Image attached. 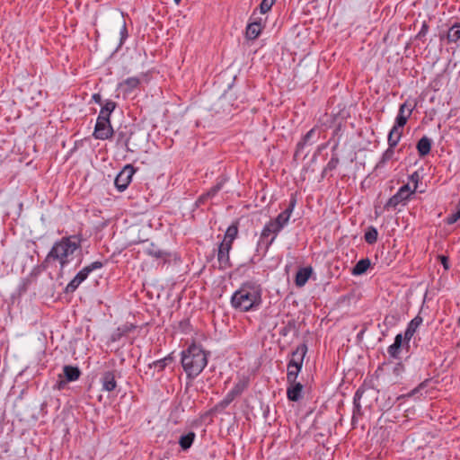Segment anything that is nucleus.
<instances>
[{
    "instance_id": "obj_34",
    "label": "nucleus",
    "mask_w": 460,
    "mask_h": 460,
    "mask_svg": "<svg viewBox=\"0 0 460 460\" xmlns=\"http://www.w3.org/2000/svg\"><path fill=\"white\" fill-rule=\"evenodd\" d=\"M447 39L449 43H455L460 40V23L456 22L453 24L447 34Z\"/></svg>"
},
{
    "instance_id": "obj_60",
    "label": "nucleus",
    "mask_w": 460,
    "mask_h": 460,
    "mask_svg": "<svg viewBox=\"0 0 460 460\" xmlns=\"http://www.w3.org/2000/svg\"><path fill=\"white\" fill-rule=\"evenodd\" d=\"M428 293H429V291L427 290V291H426V294H425V299H426V298H427V296H428Z\"/></svg>"
},
{
    "instance_id": "obj_35",
    "label": "nucleus",
    "mask_w": 460,
    "mask_h": 460,
    "mask_svg": "<svg viewBox=\"0 0 460 460\" xmlns=\"http://www.w3.org/2000/svg\"><path fill=\"white\" fill-rule=\"evenodd\" d=\"M314 134L315 128H313L302 137V139L296 145L295 155H297V154L305 147V145L312 144L311 140L314 137Z\"/></svg>"
},
{
    "instance_id": "obj_15",
    "label": "nucleus",
    "mask_w": 460,
    "mask_h": 460,
    "mask_svg": "<svg viewBox=\"0 0 460 460\" xmlns=\"http://www.w3.org/2000/svg\"><path fill=\"white\" fill-rule=\"evenodd\" d=\"M145 253L156 260H162L166 262L171 257V253L165 250L160 249L156 244L151 243L145 249Z\"/></svg>"
},
{
    "instance_id": "obj_54",
    "label": "nucleus",
    "mask_w": 460,
    "mask_h": 460,
    "mask_svg": "<svg viewBox=\"0 0 460 460\" xmlns=\"http://www.w3.org/2000/svg\"><path fill=\"white\" fill-rule=\"evenodd\" d=\"M403 369V367L401 363L397 364L394 367V373L398 376L401 372L402 371Z\"/></svg>"
},
{
    "instance_id": "obj_58",
    "label": "nucleus",
    "mask_w": 460,
    "mask_h": 460,
    "mask_svg": "<svg viewBox=\"0 0 460 460\" xmlns=\"http://www.w3.org/2000/svg\"><path fill=\"white\" fill-rule=\"evenodd\" d=\"M82 263V259H80L76 264V266H79Z\"/></svg>"
},
{
    "instance_id": "obj_24",
    "label": "nucleus",
    "mask_w": 460,
    "mask_h": 460,
    "mask_svg": "<svg viewBox=\"0 0 460 460\" xmlns=\"http://www.w3.org/2000/svg\"><path fill=\"white\" fill-rule=\"evenodd\" d=\"M262 30V25L261 21H254L250 22L246 27V38L248 40H255L259 37Z\"/></svg>"
},
{
    "instance_id": "obj_59",
    "label": "nucleus",
    "mask_w": 460,
    "mask_h": 460,
    "mask_svg": "<svg viewBox=\"0 0 460 460\" xmlns=\"http://www.w3.org/2000/svg\"><path fill=\"white\" fill-rule=\"evenodd\" d=\"M438 89L436 88V85H433V92L438 91Z\"/></svg>"
},
{
    "instance_id": "obj_28",
    "label": "nucleus",
    "mask_w": 460,
    "mask_h": 460,
    "mask_svg": "<svg viewBox=\"0 0 460 460\" xmlns=\"http://www.w3.org/2000/svg\"><path fill=\"white\" fill-rule=\"evenodd\" d=\"M174 361V357L172 353L167 355L164 358L155 360L150 364H148V367L152 368L153 367L157 368L158 372H162L165 369V367Z\"/></svg>"
},
{
    "instance_id": "obj_32",
    "label": "nucleus",
    "mask_w": 460,
    "mask_h": 460,
    "mask_svg": "<svg viewBox=\"0 0 460 460\" xmlns=\"http://www.w3.org/2000/svg\"><path fill=\"white\" fill-rule=\"evenodd\" d=\"M402 134V129L393 127L388 134V146L391 147H395L401 139Z\"/></svg>"
},
{
    "instance_id": "obj_17",
    "label": "nucleus",
    "mask_w": 460,
    "mask_h": 460,
    "mask_svg": "<svg viewBox=\"0 0 460 460\" xmlns=\"http://www.w3.org/2000/svg\"><path fill=\"white\" fill-rule=\"evenodd\" d=\"M102 390L112 392L117 387L115 371L109 370L102 373L101 377Z\"/></svg>"
},
{
    "instance_id": "obj_51",
    "label": "nucleus",
    "mask_w": 460,
    "mask_h": 460,
    "mask_svg": "<svg viewBox=\"0 0 460 460\" xmlns=\"http://www.w3.org/2000/svg\"><path fill=\"white\" fill-rule=\"evenodd\" d=\"M429 24L426 22H424L422 24L421 30L418 33L417 37L420 38L421 36H425L427 34V32L429 31Z\"/></svg>"
},
{
    "instance_id": "obj_25",
    "label": "nucleus",
    "mask_w": 460,
    "mask_h": 460,
    "mask_svg": "<svg viewBox=\"0 0 460 460\" xmlns=\"http://www.w3.org/2000/svg\"><path fill=\"white\" fill-rule=\"evenodd\" d=\"M66 381L74 382L79 379L81 376V370L76 366L66 365L63 367V374H61Z\"/></svg>"
},
{
    "instance_id": "obj_27",
    "label": "nucleus",
    "mask_w": 460,
    "mask_h": 460,
    "mask_svg": "<svg viewBox=\"0 0 460 460\" xmlns=\"http://www.w3.org/2000/svg\"><path fill=\"white\" fill-rule=\"evenodd\" d=\"M371 265L368 258L359 260L351 270V274L354 276H360L367 272Z\"/></svg>"
},
{
    "instance_id": "obj_31",
    "label": "nucleus",
    "mask_w": 460,
    "mask_h": 460,
    "mask_svg": "<svg viewBox=\"0 0 460 460\" xmlns=\"http://www.w3.org/2000/svg\"><path fill=\"white\" fill-rule=\"evenodd\" d=\"M237 234L238 222H234L227 227L224 236V240L222 242H226V243H230L232 245L234 240L237 237Z\"/></svg>"
},
{
    "instance_id": "obj_11",
    "label": "nucleus",
    "mask_w": 460,
    "mask_h": 460,
    "mask_svg": "<svg viewBox=\"0 0 460 460\" xmlns=\"http://www.w3.org/2000/svg\"><path fill=\"white\" fill-rule=\"evenodd\" d=\"M132 135L133 132L128 126H119L113 135L116 137V145L124 147L127 152H133V149L129 147Z\"/></svg>"
},
{
    "instance_id": "obj_41",
    "label": "nucleus",
    "mask_w": 460,
    "mask_h": 460,
    "mask_svg": "<svg viewBox=\"0 0 460 460\" xmlns=\"http://www.w3.org/2000/svg\"><path fill=\"white\" fill-rule=\"evenodd\" d=\"M459 219H460V203H457V205L456 207V211L447 216V217L446 218V223L447 225H453Z\"/></svg>"
},
{
    "instance_id": "obj_53",
    "label": "nucleus",
    "mask_w": 460,
    "mask_h": 460,
    "mask_svg": "<svg viewBox=\"0 0 460 460\" xmlns=\"http://www.w3.org/2000/svg\"><path fill=\"white\" fill-rule=\"evenodd\" d=\"M403 340H405V339L402 337V333H399L395 336L394 343L402 346Z\"/></svg>"
},
{
    "instance_id": "obj_46",
    "label": "nucleus",
    "mask_w": 460,
    "mask_h": 460,
    "mask_svg": "<svg viewBox=\"0 0 460 460\" xmlns=\"http://www.w3.org/2000/svg\"><path fill=\"white\" fill-rule=\"evenodd\" d=\"M67 383H69V381H66V379L60 374L58 376V380L54 385V389L63 390L66 388Z\"/></svg>"
},
{
    "instance_id": "obj_20",
    "label": "nucleus",
    "mask_w": 460,
    "mask_h": 460,
    "mask_svg": "<svg viewBox=\"0 0 460 460\" xmlns=\"http://www.w3.org/2000/svg\"><path fill=\"white\" fill-rule=\"evenodd\" d=\"M302 367L303 366H301L300 363L296 364L295 361H288L287 365V383L297 381Z\"/></svg>"
},
{
    "instance_id": "obj_42",
    "label": "nucleus",
    "mask_w": 460,
    "mask_h": 460,
    "mask_svg": "<svg viewBox=\"0 0 460 460\" xmlns=\"http://www.w3.org/2000/svg\"><path fill=\"white\" fill-rule=\"evenodd\" d=\"M401 349H402V346H400L398 344H395V343H393L392 345H390L388 347L387 352L390 355V357H392L394 358H399V354L401 352Z\"/></svg>"
},
{
    "instance_id": "obj_43",
    "label": "nucleus",
    "mask_w": 460,
    "mask_h": 460,
    "mask_svg": "<svg viewBox=\"0 0 460 460\" xmlns=\"http://www.w3.org/2000/svg\"><path fill=\"white\" fill-rule=\"evenodd\" d=\"M223 187V182L220 181V182H217L216 185H214L213 187H211L207 192H206V196H208L209 199H212L214 198L217 193L218 191L222 189Z\"/></svg>"
},
{
    "instance_id": "obj_48",
    "label": "nucleus",
    "mask_w": 460,
    "mask_h": 460,
    "mask_svg": "<svg viewBox=\"0 0 460 460\" xmlns=\"http://www.w3.org/2000/svg\"><path fill=\"white\" fill-rule=\"evenodd\" d=\"M408 109H412L411 105L407 104V102H404L401 104L399 108L398 115L406 116Z\"/></svg>"
},
{
    "instance_id": "obj_61",
    "label": "nucleus",
    "mask_w": 460,
    "mask_h": 460,
    "mask_svg": "<svg viewBox=\"0 0 460 460\" xmlns=\"http://www.w3.org/2000/svg\"><path fill=\"white\" fill-rule=\"evenodd\" d=\"M458 203H460V199H459V201H458Z\"/></svg>"
},
{
    "instance_id": "obj_26",
    "label": "nucleus",
    "mask_w": 460,
    "mask_h": 460,
    "mask_svg": "<svg viewBox=\"0 0 460 460\" xmlns=\"http://www.w3.org/2000/svg\"><path fill=\"white\" fill-rule=\"evenodd\" d=\"M421 313H422V310L408 324L407 329H406L405 333H404L405 341H410L411 338L415 333L417 328L422 323L423 320H422L421 316L420 315Z\"/></svg>"
},
{
    "instance_id": "obj_23",
    "label": "nucleus",
    "mask_w": 460,
    "mask_h": 460,
    "mask_svg": "<svg viewBox=\"0 0 460 460\" xmlns=\"http://www.w3.org/2000/svg\"><path fill=\"white\" fill-rule=\"evenodd\" d=\"M416 149L420 158L425 157L431 151V140L426 136L422 137L417 142Z\"/></svg>"
},
{
    "instance_id": "obj_6",
    "label": "nucleus",
    "mask_w": 460,
    "mask_h": 460,
    "mask_svg": "<svg viewBox=\"0 0 460 460\" xmlns=\"http://www.w3.org/2000/svg\"><path fill=\"white\" fill-rule=\"evenodd\" d=\"M249 386V379H240L218 403V407L226 409L237 396L241 395Z\"/></svg>"
},
{
    "instance_id": "obj_21",
    "label": "nucleus",
    "mask_w": 460,
    "mask_h": 460,
    "mask_svg": "<svg viewBox=\"0 0 460 460\" xmlns=\"http://www.w3.org/2000/svg\"><path fill=\"white\" fill-rule=\"evenodd\" d=\"M135 328L136 326L132 323H125L119 326L111 334V341H119L122 337L134 331Z\"/></svg>"
},
{
    "instance_id": "obj_40",
    "label": "nucleus",
    "mask_w": 460,
    "mask_h": 460,
    "mask_svg": "<svg viewBox=\"0 0 460 460\" xmlns=\"http://www.w3.org/2000/svg\"><path fill=\"white\" fill-rule=\"evenodd\" d=\"M429 391V379H426L421 384H420L413 391L412 394L423 395V394H427Z\"/></svg>"
},
{
    "instance_id": "obj_52",
    "label": "nucleus",
    "mask_w": 460,
    "mask_h": 460,
    "mask_svg": "<svg viewBox=\"0 0 460 460\" xmlns=\"http://www.w3.org/2000/svg\"><path fill=\"white\" fill-rule=\"evenodd\" d=\"M92 101L100 105H102L104 103L100 93H93L92 96Z\"/></svg>"
},
{
    "instance_id": "obj_3",
    "label": "nucleus",
    "mask_w": 460,
    "mask_h": 460,
    "mask_svg": "<svg viewBox=\"0 0 460 460\" xmlns=\"http://www.w3.org/2000/svg\"><path fill=\"white\" fill-rule=\"evenodd\" d=\"M209 354L195 342L181 351V363L188 379H195L203 371L208 365Z\"/></svg>"
},
{
    "instance_id": "obj_56",
    "label": "nucleus",
    "mask_w": 460,
    "mask_h": 460,
    "mask_svg": "<svg viewBox=\"0 0 460 460\" xmlns=\"http://www.w3.org/2000/svg\"><path fill=\"white\" fill-rule=\"evenodd\" d=\"M438 79L439 81H440V80H443V79H445V75H438Z\"/></svg>"
},
{
    "instance_id": "obj_1",
    "label": "nucleus",
    "mask_w": 460,
    "mask_h": 460,
    "mask_svg": "<svg viewBox=\"0 0 460 460\" xmlns=\"http://www.w3.org/2000/svg\"><path fill=\"white\" fill-rule=\"evenodd\" d=\"M82 234L62 236L56 241L44 260L34 270L46 271L52 265L58 263L59 275L63 274L65 268L82 252Z\"/></svg>"
},
{
    "instance_id": "obj_37",
    "label": "nucleus",
    "mask_w": 460,
    "mask_h": 460,
    "mask_svg": "<svg viewBox=\"0 0 460 460\" xmlns=\"http://www.w3.org/2000/svg\"><path fill=\"white\" fill-rule=\"evenodd\" d=\"M378 232L374 226H369L365 233L364 238L368 244H373L377 241Z\"/></svg>"
},
{
    "instance_id": "obj_7",
    "label": "nucleus",
    "mask_w": 460,
    "mask_h": 460,
    "mask_svg": "<svg viewBox=\"0 0 460 460\" xmlns=\"http://www.w3.org/2000/svg\"><path fill=\"white\" fill-rule=\"evenodd\" d=\"M431 169V165H428V168L425 169L423 166L419 167L410 177L411 182L414 183V191H418L420 193H422L425 191V189L423 188V182L424 186L427 185L428 182L430 181L431 176L428 173V171Z\"/></svg>"
},
{
    "instance_id": "obj_57",
    "label": "nucleus",
    "mask_w": 460,
    "mask_h": 460,
    "mask_svg": "<svg viewBox=\"0 0 460 460\" xmlns=\"http://www.w3.org/2000/svg\"><path fill=\"white\" fill-rule=\"evenodd\" d=\"M176 4H180L181 0H173Z\"/></svg>"
},
{
    "instance_id": "obj_14",
    "label": "nucleus",
    "mask_w": 460,
    "mask_h": 460,
    "mask_svg": "<svg viewBox=\"0 0 460 460\" xmlns=\"http://www.w3.org/2000/svg\"><path fill=\"white\" fill-rule=\"evenodd\" d=\"M279 232V231L276 230V226L271 221L267 223L261 231L260 241L258 242V247L264 242V239H266L270 234H274V236L270 241H267L265 243V252H267L270 246L274 242L276 235Z\"/></svg>"
},
{
    "instance_id": "obj_38",
    "label": "nucleus",
    "mask_w": 460,
    "mask_h": 460,
    "mask_svg": "<svg viewBox=\"0 0 460 460\" xmlns=\"http://www.w3.org/2000/svg\"><path fill=\"white\" fill-rule=\"evenodd\" d=\"M340 163V159L338 157V154H332L331 160L328 162L326 166L322 172V177L323 178L325 176V173L327 171H332L335 170Z\"/></svg>"
},
{
    "instance_id": "obj_50",
    "label": "nucleus",
    "mask_w": 460,
    "mask_h": 460,
    "mask_svg": "<svg viewBox=\"0 0 460 460\" xmlns=\"http://www.w3.org/2000/svg\"><path fill=\"white\" fill-rule=\"evenodd\" d=\"M208 199H209V198L208 196H206V192H205L199 197V199H197L195 204L197 207H199L201 205H204Z\"/></svg>"
},
{
    "instance_id": "obj_4",
    "label": "nucleus",
    "mask_w": 460,
    "mask_h": 460,
    "mask_svg": "<svg viewBox=\"0 0 460 460\" xmlns=\"http://www.w3.org/2000/svg\"><path fill=\"white\" fill-rule=\"evenodd\" d=\"M104 263L102 261H96L84 267L66 285L64 292L66 294L74 293L78 288V287L88 278L90 273L95 270L102 269Z\"/></svg>"
},
{
    "instance_id": "obj_9",
    "label": "nucleus",
    "mask_w": 460,
    "mask_h": 460,
    "mask_svg": "<svg viewBox=\"0 0 460 460\" xmlns=\"http://www.w3.org/2000/svg\"><path fill=\"white\" fill-rule=\"evenodd\" d=\"M114 135V129L111 119L101 120L97 118L93 137L98 140L111 139Z\"/></svg>"
},
{
    "instance_id": "obj_2",
    "label": "nucleus",
    "mask_w": 460,
    "mask_h": 460,
    "mask_svg": "<svg viewBox=\"0 0 460 460\" xmlns=\"http://www.w3.org/2000/svg\"><path fill=\"white\" fill-rule=\"evenodd\" d=\"M230 303L233 308L240 312L257 310L262 304V288L255 280L243 282L234 292Z\"/></svg>"
},
{
    "instance_id": "obj_13",
    "label": "nucleus",
    "mask_w": 460,
    "mask_h": 460,
    "mask_svg": "<svg viewBox=\"0 0 460 460\" xmlns=\"http://www.w3.org/2000/svg\"><path fill=\"white\" fill-rule=\"evenodd\" d=\"M287 397L290 402H298L303 398L304 385L298 381L287 383Z\"/></svg>"
},
{
    "instance_id": "obj_44",
    "label": "nucleus",
    "mask_w": 460,
    "mask_h": 460,
    "mask_svg": "<svg viewBox=\"0 0 460 460\" xmlns=\"http://www.w3.org/2000/svg\"><path fill=\"white\" fill-rule=\"evenodd\" d=\"M276 0H262L260 4V10L261 13H266L269 12L272 5L274 4Z\"/></svg>"
},
{
    "instance_id": "obj_8",
    "label": "nucleus",
    "mask_w": 460,
    "mask_h": 460,
    "mask_svg": "<svg viewBox=\"0 0 460 460\" xmlns=\"http://www.w3.org/2000/svg\"><path fill=\"white\" fill-rule=\"evenodd\" d=\"M413 193L411 190L408 184L402 185L399 190L392 196L387 202L385 204V209L394 208L395 209L398 205L405 204V201L410 198V196Z\"/></svg>"
},
{
    "instance_id": "obj_45",
    "label": "nucleus",
    "mask_w": 460,
    "mask_h": 460,
    "mask_svg": "<svg viewBox=\"0 0 460 460\" xmlns=\"http://www.w3.org/2000/svg\"><path fill=\"white\" fill-rule=\"evenodd\" d=\"M398 321V317L395 314H387L384 319V324L386 327L394 326Z\"/></svg>"
},
{
    "instance_id": "obj_33",
    "label": "nucleus",
    "mask_w": 460,
    "mask_h": 460,
    "mask_svg": "<svg viewBox=\"0 0 460 460\" xmlns=\"http://www.w3.org/2000/svg\"><path fill=\"white\" fill-rule=\"evenodd\" d=\"M140 84V79L136 76L128 77L125 79L121 84L120 86L125 87V93H129L133 90L137 89Z\"/></svg>"
},
{
    "instance_id": "obj_36",
    "label": "nucleus",
    "mask_w": 460,
    "mask_h": 460,
    "mask_svg": "<svg viewBox=\"0 0 460 460\" xmlns=\"http://www.w3.org/2000/svg\"><path fill=\"white\" fill-rule=\"evenodd\" d=\"M394 147H391L388 146V148L383 153L380 161L376 164V168L383 167L385 164V163L393 159L394 155Z\"/></svg>"
},
{
    "instance_id": "obj_39",
    "label": "nucleus",
    "mask_w": 460,
    "mask_h": 460,
    "mask_svg": "<svg viewBox=\"0 0 460 460\" xmlns=\"http://www.w3.org/2000/svg\"><path fill=\"white\" fill-rule=\"evenodd\" d=\"M411 112H412V109H408L406 116L397 114L393 127H396L399 129H402V128L407 123L408 118L411 116Z\"/></svg>"
},
{
    "instance_id": "obj_47",
    "label": "nucleus",
    "mask_w": 460,
    "mask_h": 460,
    "mask_svg": "<svg viewBox=\"0 0 460 460\" xmlns=\"http://www.w3.org/2000/svg\"><path fill=\"white\" fill-rule=\"evenodd\" d=\"M128 38V29H127V25L126 23L124 22L123 23V26L120 30V43H119V47L124 43L125 40Z\"/></svg>"
},
{
    "instance_id": "obj_55",
    "label": "nucleus",
    "mask_w": 460,
    "mask_h": 460,
    "mask_svg": "<svg viewBox=\"0 0 460 460\" xmlns=\"http://www.w3.org/2000/svg\"><path fill=\"white\" fill-rule=\"evenodd\" d=\"M337 147H338V144H336V145H334V146H333V147L332 148V154H337V153L335 152V151H336V149H337Z\"/></svg>"
},
{
    "instance_id": "obj_30",
    "label": "nucleus",
    "mask_w": 460,
    "mask_h": 460,
    "mask_svg": "<svg viewBox=\"0 0 460 460\" xmlns=\"http://www.w3.org/2000/svg\"><path fill=\"white\" fill-rule=\"evenodd\" d=\"M196 438V434L193 431H190L185 435H182L179 438V445L183 451H187L192 446Z\"/></svg>"
},
{
    "instance_id": "obj_49",
    "label": "nucleus",
    "mask_w": 460,
    "mask_h": 460,
    "mask_svg": "<svg viewBox=\"0 0 460 460\" xmlns=\"http://www.w3.org/2000/svg\"><path fill=\"white\" fill-rule=\"evenodd\" d=\"M438 259L440 261L441 264L443 265L446 270L449 269V261L447 256L438 255Z\"/></svg>"
},
{
    "instance_id": "obj_5",
    "label": "nucleus",
    "mask_w": 460,
    "mask_h": 460,
    "mask_svg": "<svg viewBox=\"0 0 460 460\" xmlns=\"http://www.w3.org/2000/svg\"><path fill=\"white\" fill-rule=\"evenodd\" d=\"M137 171V168L134 167L132 164H126L121 171L117 174L114 180V185L116 189L122 192L130 184L132 181L133 175Z\"/></svg>"
},
{
    "instance_id": "obj_10",
    "label": "nucleus",
    "mask_w": 460,
    "mask_h": 460,
    "mask_svg": "<svg viewBox=\"0 0 460 460\" xmlns=\"http://www.w3.org/2000/svg\"><path fill=\"white\" fill-rule=\"evenodd\" d=\"M296 196L292 195L287 208L281 213H279L275 219L270 220L276 226L277 231H281L282 228L288 223L291 214L296 207Z\"/></svg>"
},
{
    "instance_id": "obj_16",
    "label": "nucleus",
    "mask_w": 460,
    "mask_h": 460,
    "mask_svg": "<svg viewBox=\"0 0 460 460\" xmlns=\"http://www.w3.org/2000/svg\"><path fill=\"white\" fill-rule=\"evenodd\" d=\"M365 391H366L365 385H362L361 386H359L358 388V390L356 391V393L354 394V397H353V414H352V419H351L352 425L355 424V422L357 421L358 417L362 415V408H361V404H360V399L362 398L363 394L365 393Z\"/></svg>"
},
{
    "instance_id": "obj_12",
    "label": "nucleus",
    "mask_w": 460,
    "mask_h": 460,
    "mask_svg": "<svg viewBox=\"0 0 460 460\" xmlns=\"http://www.w3.org/2000/svg\"><path fill=\"white\" fill-rule=\"evenodd\" d=\"M231 249L232 245L230 243H226V242H221L218 245L217 261L221 270H226L232 266L229 256Z\"/></svg>"
},
{
    "instance_id": "obj_22",
    "label": "nucleus",
    "mask_w": 460,
    "mask_h": 460,
    "mask_svg": "<svg viewBox=\"0 0 460 460\" xmlns=\"http://www.w3.org/2000/svg\"><path fill=\"white\" fill-rule=\"evenodd\" d=\"M308 348L305 342L298 345L291 353V358L288 361H295L296 364L303 366L304 358L307 353Z\"/></svg>"
},
{
    "instance_id": "obj_29",
    "label": "nucleus",
    "mask_w": 460,
    "mask_h": 460,
    "mask_svg": "<svg viewBox=\"0 0 460 460\" xmlns=\"http://www.w3.org/2000/svg\"><path fill=\"white\" fill-rule=\"evenodd\" d=\"M283 326L279 329V334L282 337L288 336L290 332L297 334L298 327L296 322L294 319L288 320L287 323L283 322Z\"/></svg>"
},
{
    "instance_id": "obj_19",
    "label": "nucleus",
    "mask_w": 460,
    "mask_h": 460,
    "mask_svg": "<svg viewBox=\"0 0 460 460\" xmlns=\"http://www.w3.org/2000/svg\"><path fill=\"white\" fill-rule=\"evenodd\" d=\"M117 107V103L111 100H105L104 103L102 105L100 113H99V119L101 120H106L111 119V113L115 111Z\"/></svg>"
},
{
    "instance_id": "obj_18",
    "label": "nucleus",
    "mask_w": 460,
    "mask_h": 460,
    "mask_svg": "<svg viewBox=\"0 0 460 460\" xmlns=\"http://www.w3.org/2000/svg\"><path fill=\"white\" fill-rule=\"evenodd\" d=\"M312 273H313V269L310 266L300 268L296 273V277H295L296 286L298 288L304 287L306 284V282L308 281V279H310Z\"/></svg>"
}]
</instances>
